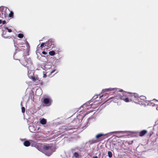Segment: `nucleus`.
<instances>
[{
  "mask_svg": "<svg viewBox=\"0 0 158 158\" xmlns=\"http://www.w3.org/2000/svg\"><path fill=\"white\" fill-rule=\"evenodd\" d=\"M42 53L44 54V55H46L47 54V53L46 52H44V51H43L42 52Z\"/></svg>",
  "mask_w": 158,
  "mask_h": 158,
  "instance_id": "obj_31",
  "label": "nucleus"
},
{
  "mask_svg": "<svg viewBox=\"0 0 158 158\" xmlns=\"http://www.w3.org/2000/svg\"><path fill=\"white\" fill-rule=\"evenodd\" d=\"M44 46H46V43H42L40 46V47L42 48Z\"/></svg>",
  "mask_w": 158,
  "mask_h": 158,
  "instance_id": "obj_24",
  "label": "nucleus"
},
{
  "mask_svg": "<svg viewBox=\"0 0 158 158\" xmlns=\"http://www.w3.org/2000/svg\"><path fill=\"white\" fill-rule=\"evenodd\" d=\"M31 144L32 146L37 148V144L38 143L32 140H30V141L26 140L23 143L24 145L26 147L29 146Z\"/></svg>",
  "mask_w": 158,
  "mask_h": 158,
  "instance_id": "obj_8",
  "label": "nucleus"
},
{
  "mask_svg": "<svg viewBox=\"0 0 158 158\" xmlns=\"http://www.w3.org/2000/svg\"><path fill=\"white\" fill-rule=\"evenodd\" d=\"M103 96H104V95H101V96H100V97H99V98H102V97Z\"/></svg>",
  "mask_w": 158,
  "mask_h": 158,
  "instance_id": "obj_32",
  "label": "nucleus"
},
{
  "mask_svg": "<svg viewBox=\"0 0 158 158\" xmlns=\"http://www.w3.org/2000/svg\"><path fill=\"white\" fill-rule=\"evenodd\" d=\"M40 122L42 124L44 125L46 124L47 121L46 119L42 118L40 119Z\"/></svg>",
  "mask_w": 158,
  "mask_h": 158,
  "instance_id": "obj_11",
  "label": "nucleus"
},
{
  "mask_svg": "<svg viewBox=\"0 0 158 158\" xmlns=\"http://www.w3.org/2000/svg\"><path fill=\"white\" fill-rule=\"evenodd\" d=\"M155 104H153V105H152V106H154Z\"/></svg>",
  "mask_w": 158,
  "mask_h": 158,
  "instance_id": "obj_39",
  "label": "nucleus"
},
{
  "mask_svg": "<svg viewBox=\"0 0 158 158\" xmlns=\"http://www.w3.org/2000/svg\"><path fill=\"white\" fill-rule=\"evenodd\" d=\"M104 135L102 133L99 134H97L96 136V138L97 139L101 137V136H102Z\"/></svg>",
  "mask_w": 158,
  "mask_h": 158,
  "instance_id": "obj_17",
  "label": "nucleus"
},
{
  "mask_svg": "<svg viewBox=\"0 0 158 158\" xmlns=\"http://www.w3.org/2000/svg\"><path fill=\"white\" fill-rule=\"evenodd\" d=\"M153 101H156V99H154L153 100Z\"/></svg>",
  "mask_w": 158,
  "mask_h": 158,
  "instance_id": "obj_37",
  "label": "nucleus"
},
{
  "mask_svg": "<svg viewBox=\"0 0 158 158\" xmlns=\"http://www.w3.org/2000/svg\"><path fill=\"white\" fill-rule=\"evenodd\" d=\"M55 146L52 144L43 145L40 143L37 144V149L45 155L49 156L55 151Z\"/></svg>",
  "mask_w": 158,
  "mask_h": 158,
  "instance_id": "obj_2",
  "label": "nucleus"
},
{
  "mask_svg": "<svg viewBox=\"0 0 158 158\" xmlns=\"http://www.w3.org/2000/svg\"><path fill=\"white\" fill-rule=\"evenodd\" d=\"M0 12H1L2 17L3 15H4V17L5 18H6L8 17L9 13L10 12V10L9 9L6 7L1 6L0 7Z\"/></svg>",
  "mask_w": 158,
  "mask_h": 158,
  "instance_id": "obj_7",
  "label": "nucleus"
},
{
  "mask_svg": "<svg viewBox=\"0 0 158 158\" xmlns=\"http://www.w3.org/2000/svg\"><path fill=\"white\" fill-rule=\"evenodd\" d=\"M27 46L28 47H27V48H28V47H29V46Z\"/></svg>",
  "mask_w": 158,
  "mask_h": 158,
  "instance_id": "obj_40",
  "label": "nucleus"
},
{
  "mask_svg": "<svg viewBox=\"0 0 158 158\" xmlns=\"http://www.w3.org/2000/svg\"><path fill=\"white\" fill-rule=\"evenodd\" d=\"M82 107V108H85V107H87L86 106V104H84L81 107Z\"/></svg>",
  "mask_w": 158,
  "mask_h": 158,
  "instance_id": "obj_28",
  "label": "nucleus"
},
{
  "mask_svg": "<svg viewBox=\"0 0 158 158\" xmlns=\"http://www.w3.org/2000/svg\"><path fill=\"white\" fill-rule=\"evenodd\" d=\"M49 54L51 56H53L55 55V53L54 51H52L49 52Z\"/></svg>",
  "mask_w": 158,
  "mask_h": 158,
  "instance_id": "obj_18",
  "label": "nucleus"
},
{
  "mask_svg": "<svg viewBox=\"0 0 158 158\" xmlns=\"http://www.w3.org/2000/svg\"><path fill=\"white\" fill-rule=\"evenodd\" d=\"M73 158H79V154L77 152H75L73 154Z\"/></svg>",
  "mask_w": 158,
  "mask_h": 158,
  "instance_id": "obj_14",
  "label": "nucleus"
},
{
  "mask_svg": "<svg viewBox=\"0 0 158 158\" xmlns=\"http://www.w3.org/2000/svg\"><path fill=\"white\" fill-rule=\"evenodd\" d=\"M21 105L22 106V103H21Z\"/></svg>",
  "mask_w": 158,
  "mask_h": 158,
  "instance_id": "obj_41",
  "label": "nucleus"
},
{
  "mask_svg": "<svg viewBox=\"0 0 158 158\" xmlns=\"http://www.w3.org/2000/svg\"><path fill=\"white\" fill-rule=\"evenodd\" d=\"M93 158H98L97 156H94Z\"/></svg>",
  "mask_w": 158,
  "mask_h": 158,
  "instance_id": "obj_33",
  "label": "nucleus"
},
{
  "mask_svg": "<svg viewBox=\"0 0 158 158\" xmlns=\"http://www.w3.org/2000/svg\"><path fill=\"white\" fill-rule=\"evenodd\" d=\"M25 111V108L24 107H22V112L23 113H24Z\"/></svg>",
  "mask_w": 158,
  "mask_h": 158,
  "instance_id": "obj_25",
  "label": "nucleus"
},
{
  "mask_svg": "<svg viewBox=\"0 0 158 158\" xmlns=\"http://www.w3.org/2000/svg\"><path fill=\"white\" fill-rule=\"evenodd\" d=\"M2 23L3 24H4L6 23V21L5 20L3 21L2 22Z\"/></svg>",
  "mask_w": 158,
  "mask_h": 158,
  "instance_id": "obj_30",
  "label": "nucleus"
},
{
  "mask_svg": "<svg viewBox=\"0 0 158 158\" xmlns=\"http://www.w3.org/2000/svg\"><path fill=\"white\" fill-rule=\"evenodd\" d=\"M41 102L44 106L48 107L52 105V100L49 96L45 95L42 98Z\"/></svg>",
  "mask_w": 158,
  "mask_h": 158,
  "instance_id": "obj_5",
  "label": "nucleus"
},
{
  "mask_svg": "<svg viewBox=\"0 0 158 158\" xmlns=\"http://www.w3.org/2000/svg\"><path fill=\"white\" fill-rule=\"evenodd\" d=\"M40 60H44V61H46V60H47L46 57L44 56H42L40 58Z\"/></svg>",
  "mask_w": 158,
  "mask_h": 158,
  "instance_id": "obj_19",
  "label": "nucleus"
},
{
  "mask_svg": "<svg viewBox=\"0 0 158 158\" xmlns=\"http://www.w3.org/2000/svg\"><path fill=\"white\" fill-rule=\"evenodd\" d=\"M21 64L23 66L27 68L28 70V76L29 77L33 80H35L34 68L32 64L31 58L25 57L24 60L22 62Z\"/></svg>",
  "mask_w": 158,
  "mask_h": 158,
  "instance_id": "obj_3",
  "label": "nucleus"
},
{
  "mask_svg": "<svg viewBox=\"0 0 158 158\" xmlns=\"http://www.w3.org/2000/svg\"><path fill=\"white\" fill-rule=\"evenodd\" d=\"M128 94V93L124 92L122 89H121L117 93L116 97L118 99L123 100L126 102L133 101L135 103L140 104L138 94L133 93H131V95H129Z\"/></svg>",
  "mask_w": 158,
  "mask_h": 158,
  "instance_id": "obj_1",
  "label": "nucleus"
},
{
  "mask_svg": "<svg viewBox=\"0 0 158 158\" xmlns=\"http://www.w3.org/2000/svg\"><path fill=\"white\" fill-rule=\"evenodd\" d=\"M33 128V127L32 126H30L29 127V129L30 131L32 132H33V131H34V130H32Z\"/></svg>",
  "mask_w": 158,
  "mask_h": 158,
  "instance_id": "obj_22",
  "label": "nucleus"
},
{
  "mask_svg": "<svg viewBox=\"0 0 158 158\" xmlns=\"http://www.w3.org/2000/svg\"><path fill=\"white\" fill-rule=\"evenodd\" d=\"M24 42L26 43V44L27 46H29V44L28 42L26 40H24Z\"/></svg>",
  "mask_w": 158,
  "mask_h": 158,
  "instance_id": "obj_27",
  "label": "nucleus"
},
{
  "mask_svg": "<svg viewBox=\"0 0 158 158\" xmlns=\"http://www.w3.org/2000/svg\"><path fill=\"white\" fill-rule=\"evenodd\" d=\"M98 142V141L96 139H92L89 141V143L90 144H92Z\"/></svg>",
  "mask_w": 158,
  "mask_h": 158,
  "instance_id": "obj_16",
  "label": "nucleus"
},
{
  "mask_svg": "<svg viewBox=\"0 0 158 158\" xmlns=\"http://www.w3.org/2000/svg\"><path fill=\"white\" fill-rule=\"evenodd\" d=\"M40 92V94H42V93H41V90L40 89H38L37 90H36V94L37 93V92Z\"/></svg>",
  "mask_w": 158,
  "mask_h": 158,
  "instance_id": "obj_26",
  "label": "nucleus"
},
{
  "mask_svg": "<svg viewBox=\"0 0 158 158\" xmlns=\"http://www.w3.org/2000/svg\"><path fill=\"white\" fill-rule=\"evenodd\" d=\"M117 90V89L116 88H109L107 89H103L102 90V92H109V91H114V92H115Z\"/></svg>",
  "mask_w": 158,
  "mask_h": 158,
  "instance_id": "obj_10",
  "label": "nucleus"
},
{
  "mask_svg": "<svg viewBox=\"0 0 158 158\" xmlns=\"http://www.w3.org/2000/svg\"><path fill=\"white\" fill-rule=\"evenodd\" d=\"M18 36L19 38H21L23 37V35L21 33H19L18 35Z\"/></svg>",
  "mask_w": 158,
  "mask_h": 158,
  "instance_id": "obj_23",
  "label": "nucleus"
},
{
  "mask_svg": "<svg viewBox=\"0 0 158 158\" xmlns=\"http://www.w3.org/2000/svg\"><path fill=\"white\" fill-rule=\"evenodd\" d=\"M61 52V51L60 50V49H59L57 51V52L58 53H59L60 52Z\"/></svg>",
  "mask_w": 158,
  "mask_h": 158,
  "instance_id": "obj_29",
  "label": "nucleus"
},
{
  "mask_svg": "<svg viewBox=\"0 0 158 158\" xmlns=\"http://www.w3.org/2000/svg\"><path fill=\"white\" fill-rule=\"evenodd\" d=\"M139 103L140 102V100H144L146 99V98L145 96H140V97H139Z\"/></svg>",
  "mask_w": 158,
  "mask_h": 158,
  "instance_id": "obj_15",
  "label": "nucleus"
},
{
  "mask_svg": "<svg viewBox=\"0 0 158 158\" xmlns=\"http://www.w3.org/2000/svg\"><path fill=\"white\" fill-rule=\"evenodd\" d=\"M156 109L158 110V106L157 107Z\"/></svg>",
  "mask_w": 158,
  "mask_h": 158,
  "instance_id": "obj_36",
  "label": "nucleus"
},
{
  "mask_svg": "<svg viewBox=\"0 0 158 158\" xmlns=\"http://www.w3.org/2000/svg\"><path fill=\"white\" fill-rule=\"evenodd\" d=\"M19 47H23V46H21V47L20 46Z\"/></svg>",
  "mask_w": 158,
  "mask_h": 158,
  "instance_id": "obj_38",
  "label": "nucleus"
},
{
  "mask_svg": "<svg viewBox=\"0 0 158 158\" xmlns=\"http://www.w3.org/2000/svg\"><path fill=\"white\" fill-rule=\"evenodd\" d=\"M35 138L36 140H42L43 138L41 136H39L38 135H36L35 137Z\"/></svg>",
  "mask_w": 158,
  "mask_h": 158,
  "instance_id": "obj_13",
  "label": "nucleus"
},
{
  "mask_svg": "<svg viewBox=\"0 0 158 158\" xmlns=\"http://www.w3.org/2000/svg\"><path fill=\"white\" fill-rule=\"evenodd\" d=\"M13 13L12 12H10V13L9 12L8 14V16H9L10 17H13Z\"/></svg>",
  "mask_w": 158,
  "mask_h": 158,
  "instance_id": "obj_21",
  "label": "nucleus"
},
{
  "mask_svg": "<svg viewBox=\"0 0 158 158\" xmlns=\"http://www.w3.org/2000/svg\"><path fill=\"white\" fill-rule=\"evenodd\" d=\"M42 68L44 70L43 72V77L44 78H45L47 76L51 77L52 74L54 73V75L57 73L56 67L54 65L46 64Z\"/></svg>",
  "mask_w": 158,
  "mask_h": 158,
  "instance_id": "obj_4",
  "label": "nucleus"
},
{
  "mask_svg": "<svg viewBox=\"0 0 158 158\" xmlns=\"http://www.w3.org/2000/svg\"><path fill=\"white\" fill-rule=\"evenodd\" d=\"M53 41L52 39L49 40L47 42H46V46L50 48H53L54 46Z\"/></svg>",
  "mask_w": 158,
  "mask_h": 158,
  "instance_id": "obj_9",
  "label": "nucleus"
},
{
  "mask_svg": "<svg viewBox=\"0 0 158 158\" xmlns=\"http://www.w3.org/2000/svg\"><path fill=\"white\" fill-rule=\"evenodd\" d=\"M108 155L109 158H111L112 157V153L110 151H108Z\"/></svg>",
  "mask_w": 158,
  "mask_h": 158,
  "instance_id": "obj_20",
  "label": "nucleus"
},
{
  "mask_svg": "<svg viewBox=\"0 0 158 158\" xmlns=\"http://www.w3.org/2000/svg\"><path fill=\"white\" fill-rule=\"evenodd\" d=\"M20 140H21L22 141H23L24 140V139H20Z\"/></svg>",
  "mask_w": 158,
  "mask_h": 158,
  "instance_id": "obj_35",
  "label": "nucleus"
},
{
  "mask_svg": "<svg viewBox=\"0 0 158 158\" xmlns=\"http://www.w3.org/2000/svg\"><path fill=\"white\" fill-rule=\"evenodd\" d=\"M2 23V21L1 20H0V24H1Z\"/></svg>",
  "mask_w": 158,
  "mask_h": 158,
  "instance_id": "obj_34",
  "label": "nucleus"
},
{
  "mask_svg": "<svg viewBox=\"0 0 158 158\" xmlns=\"http://www.w3.org/2000/svg\"><path fill=\"white\" fill-rule=\"evenodd\" d=\"M12 30L9 27H3L2 28V37L4 38H7L9 36L7 32H11Z\"/></svg>",
  "mask_w": 158,
  "mask_h": 158,
  "instance_id": "obj_6",
  "label": "nucleus"
},
{
  "mask_svg": "<svg viewBox=\"0 0 158 158\" xmlns=\"http://www.w3.org/2000/svg\"><path fill=\"white\" fill-rule=\"evenodd\" d=\"M147 132V131L146 130H143L141 131L139 135L140 136H142L145 135Z\"/></svg>",
  "mask_w": 158,
  "mask_h": 158,
  "instance_id": "obj_12",
  "label": "nucleus"
}]
</instances>
